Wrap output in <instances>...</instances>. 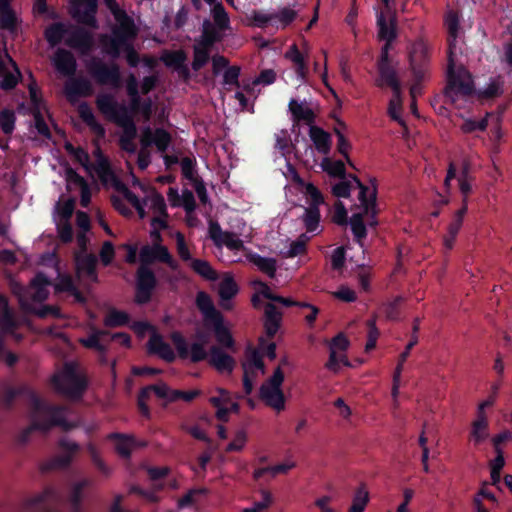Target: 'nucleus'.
I'll return each mask as SVG.
<instances>
[{
    "instance_id": "obj_1",
    "label": "nucleus",
    "mask_w": 512,
    "mask_h": 512,
    "mask_svg": "<svg viewBox=\"0 0 512 512\" xmlns=\"http://www.w3.org/2000/svg\"><path fill=\"white\" fill-rule=\"evenodd\" d=\"M18 397L27 399L32 410L31 424L19 435L21 443H26L34 431L47 433L52 427H60L63 431L68 432L78 426L76 422L66 419L67 408L65 406L44 402L36 391L27 384L6 389L2 395V402L7 409H10Z\"/></svg>"
},
{
    "instance_id": "obj_2",
    "label": "nucleus",
    "mask_w": 512,
    "mask_h": 512,
    "mask_svg": "<svg viewBox=\"0 0 512 512\" xmlns=\"http://www.w3.org/2000/svg\"><path fill=\"white\" fill-rule=\"evenodd\" d=\"M200 342H194L189 349L185 337L178 331H174L170 335V339L175 346L177 354L181 359L190 358L193 363H199L208 358L209 364L218 372H227L231 374L236 366L234 357L226 353L221 347L213 345L209 349V354L205 350V337L203 334H197Z\"/></svg>"
},
{
    "instance_id": "obj_3",
    "label": "nucleus",
    "mask_w": 512,
    "mask_h": 512,
    "mask_svg": "<svg viewBox=\"0 0 512 512\" xmlns=\"http://www.w3.org/2000/svg\"><path fill=\"white\" fill-rule=\"evenodd\" d=\"M458 54L455 53V45L451 44V52L448 55V85L445 96L456 108H463L475 93L474 81L471 74L458 63Z\"/></svg>"
},
{
    "instance_id": "obj_4",
    "label": "nucleus",
    "mask_w": 512,
    "mask_h": 512,
    "mask_svg": "<svg viewBox=\"0 0 512 512\" xmlns=\"http://www.w3.org/2000/svg\"><path fill=\"white\" fill-rule=\"evenodd\" d=\"M105 3L114 15L116 27L113 29V37L108 38L107 36H103L101 38V43L107 54L116 56L118 54V45L116 40L122 36L124 38L135 37L137 34V28L135 27L133 20L118 7L116 0H105Z\"/></svg>"
},
{
    "instance_id": "obj_5",
    "label": "nucleus",
    "mask_w": 512,
    "mask_h": 512,
    "mask_svg": "<svg viewBox=\"0 0 512 512\" xmlns=\"http://www.w3.org/2000/svg\"><path fill=\"white\" fill-rule=\"evenodd\" d=\"M52 384L57 393L71 400L81 399L87 388L86 379L72 365H66L61 375L53 376Z\"/></svg>"
},
{
    "instance_id": "obj_6",
    "label": "nucleus",
    "mask_w": 512,
    "mask_h": 512,
    "mask_svg": "<svg viewBox=\"0 0 512 512\" xmlns=\"http://www.w3.org/2000/svg\"><path fill=\"white\" fill-rule=\"evenodd\" d=\"M284 382V373L278 366L272 376L266 380L259 389V397L265 404L280 412L285 408V396L281 389Z\"/></svg>"
},
{
    "instance_id": "obj_7",
    "label": "nucleus",
    "mask_w": 512,
    "mask_h": 512,
    "mask_svg": "<svg viewBox=\"0 0 512 512\" xmlns=\"http://www.w3.org/2000/svg\"><path fill=\"white\" fill-rule=\"evenodd\" d=\"M220 39V35L212 27L210 21L203 23V33L199 43L194 47V59L192 67L194 70L202 68L209 59V47Z\"/></svg>"
},
{
    "instance_id": "obj_8",
    "label": "nucleus",
    "mask_w": 512,
    "mask_h": 512,
    "mask_svg": "<svg viewBox=\"0 0 512 512\" xmlns=\"http://www.w3.org/2000/svg\"><path fill=\"white\" fill-rule=\"evenodd\" d=\"M156 286L154 272L149 267L140 265L136 272L135 302L140 305L148 303Z\"/></svg>"
},
{
    "instance_id": "obj_9",
    "label": "nucleus",
    "mask_w": 512,
    "mask_h": 512,
    "mask_svg": "<svg viewBox=\"0 0 512 512\" xmlns=\"http://www.w3.org/2000/svg\"><path fill=\"white\" fill-rule=\"evenodd\" d=\"M139 258L141 265L147 267L155 261L167 264L172 270H177L179 267L178 262L172 257L167 247L160 243H155L153 246H143L140 250Z\"/></svg>"
},
{
    "instance_id": "obj_10",
    "label": "nucleus",
    "mask_w": 512,
    "mask_h": 512,
    "mask_svg": "<svg viewBox=\"0 0 512 512\" xmlns=\"http://www.w3.org/2000/svg\"><path fill=\"white\" fill-rule=\"evenodd\" d=\"M58 445L66 453L55 456L48 460L47 462H45L41 466V470L43 472H48L55 469H65L69 467L73 460V455L80 450L79 444H77L76 442H71L66 438L60 439Z\"/></svg>"
},
{
    "instance_id": "obj_11",
    "label": "nucleus",
    "mask_w": 512,
    "mask_h": 512,
    "mask_svg": "<svg viewBox=\"0 0 512 512\" xmlns=\"http://www.w3.org/2000/svg\"><path fill=\"white\" fill-rule=\"evenodd\" d=\"M60 501L58 491L53 487H46L43 492L28 499L25 506L29 510L37 512H57L53 506Z\"/></svg>"
},
{
    "instance_id": "obj_12",
    "label": "nucleus",
    "mask_w": 512,
    "mask_h": 512,
    "mask_svg": "<svg viewBox=\"0 0 512 512\" xmlns=\"http://www.w3.org/2000/svg\"><path fill=\"white\" fill-rule=\"evenodd\" d=\"M288 110L294 122H304L311 126L315 121L318 107L311 101L291 99L288 104Z\"/></svg>"
},
{
    "instance_id": "obj_13",
    "label": "nucleus",
    "mask_w": 512,
    "mask_h": 512,
    "mask_svg": "<svg viewBox=\"0 0 512 512\" xmlns=\"http://www.w3.org/2000/svg\"><path fill=\"white\" fill-rule=\"evenodd\" d=\"M71 14L78 22L96 27L97 0H70Z\"/></svg>"
},
{
    "instance_id": "obj_14",
    "label": "nucleus",
    "mask_w": 512,
    "mask_h": 512,
    "mask_svg": "<svg viewBox=\"0 0 512 512\" xmlns=\"http://www.w3.org/2000/svg\"><path fill=\"white\" fill-rule=\"evenodd\" d=\"M379 78L377 85L380 87L388 86L393 92L401 90L399 80L395 70L390 66L388 59V46L382 48L381 59L378 64Z\"/></svg>"
},
{
    "instance_id": "obj_15",
    "label": "nucleus",
    "mask_w": 512,
    "mask_h": 512,
    "mask_svg": "<svg viewBox=\"0 0 512 512\" xmlns=\"http://www.w3.org/2000/svg\"><path fill=\"white\" fill-rule=\"evenodd\" d=\"M377 27L379 39L386 41L383 47L388 46L389 50L391 43L395 40L397 36L396 17L395 14L391 11V8H386L385 12H380L377 15Z\"/></svg>"
},
{
    "instance_id": "obj_16",
    "label": "nucleus",
    "mask_w": 512,
    "mask_h": 512,
    "mask_svg": "<svg viewBox=\"0 0 512 512\" xmlns=\"http://www.w3.org/2000/svg\"><path fill=\"white\" fill-rule=\"evenodd\" d=\"M409 61L415 76L423 77L428 63V48L422 40L415 42L409 49Z\"/></svg>"
},
{
    "instance_id": "obj_17",
    "label": "nucleus",
    "mask_w": 512,
    "mask_h": 512,
    "mask_svg": "<svg viewBox=\"0 0 512 512\" xmlns=\"http://www.w3.org/2000/svg\"><path fill=\"white\" fill-rule=\"evenodd\" d=\"M92 76L100 83V84H111L113 86H118L120 80L119 69L116 65H112L111 67H107L102 64L100 61L93 60L87 65Z\"/></svg>"
},
{
    "instance_id": "obj_18",
    "label": "nucleus",
    "mask_w": 512,
    "mask_h": 512,
    "mask_svg": "<svg viewBox=\"0 0 512 512\" xmlns=\"http://www.w3.org/2000/svg\"><path fill=\"white\" fill-rule=\"evenodd\" d=\"M171 142L170 134L164 129H151L146 127L142 130L140 136V143L143 148L155 145L156 148L164 152Z\"/></svg>"
},
{
    "instance_id": "obj_19",
    "label": "nucleus",
    "mask_w": 512,
    "mask_h": 512,
    "mask_svg": "<svg viewBox=\"0 0 512 512\" xmlns=\"http://www.w3.org/2000/svg\"><path fill=\"white\" fill-rule=\"evenodd\" d=\"M108 438L115 441V450L124 459L131 457L134 448L147 446L146 441L138 440L133 435L115 432L111 433Z\"/></svg>"
},
{
    "instance_id": "obj_20",
    "label": "nucleus",
    "mask_w": 512,
    "mask_h": 512,
    "mask_svg": "<svg viewBox=\"0 0 512 512\" xmlns=\"http://www.w3.org/2000/svg\"><path fill=\"white\" fill-rule=\"evenodd\" d=\"M97 106L106 117L116 123L119 122L120 118H127L130 116L128 108L118 105L110 95H99L97 98Z\"/></svg>"
},
{
    "instance_id": "obj_21",
    "label": "nucleus",
    "mask_w": 512,
    "mask_h": 512,
    "mask_svg": "<svg viewBox=\"0 0 512 512\" xmlns=\"http://www.w3.org/2000/svg\"><path fill=\"white\" fill-rule=\"evenodd\" d=\"M355 182L359 189L358 199H359L361 207L363 209L361 212V213H363V217L364 216H367L370 218L377 217V215L379 213V209L377 207V191H376V189L374 188L371 191L370 195L368 196L367 193L369 191V188L367 186H365L364 184H362L358 179H355Z\"/></svg>"
},
{
    "instance_id": "obj_22",
    "label": "nucleus",
    "mask_w": 512,
    "mask_h": 512,
    "mask_svg": "<svg viewBox=\"0 0 512 512\" xmlns=\"http://www.w3.org/2000/svg\"><path fill=\"white\" fill-rule=\"evenodd\" d=\"M282 312L274 303H266L264 306L263 326L268 338H273L280 329Z\"/></svg>"
},
{
    "instance_id": "obj_23",
    "label": "nucleus",
    "mask_w": 512,
    "mask_h": 512,
    "mask_svg": "<svg viewBox=\"0 0 512 512\" xmlns=\"http://www.w3.org/2000/svg\"><path fill=\"white\" fill-rule=\"evenodd\" d=\"M148 352L159 356L167 363H173L176 360V354L172 347L163 340L159 334H153L148 341Z\"/></svg>"
},
{
    "instance_id": "obj_24",
    "label": "nucleus",
    "mask_w": 512,
    "mask_h": 512,
    "mask_svg": "<svg viewBox=\"0 0 512 512\" xmlns=\"http://www.w3.org/2000/svg\"><path fill=\"white\" fill-rule=\"evenodd\" d=\"M209 324L213 327L215 339L218 343L217 346L235 351V340L229 328L224 324L223 315L217 319H213V321L209 322L207 325Z\"/></svg>"
},
{
    "instance_id": "obj_25",
    "label": "nucleus",
    "mask_w": 512,
    "mask_h": 512,
    "mask_svg": "<svg viewBox=\"0 0 512 512\" xmlns=\"http://www.w3.org/2000/svg\"><path fill=\"white\" fill-rule=\"evenodd\" d=\"M122 129V135L120 137L121 148L128 152H134L136 150L135 138H136V126L133 122L131 115L127 118H120L117 123Z\"/></svg>"
},
{
    "instance_id": "obj_26",
    "label": "nucleus",
    "mask_w": 512,
    "mask_h": 512,
    "mask_svg": "<svg viewBox=\"0 0 512 512\" xmlns=\"http://www.w3.org/2000/svg\"><path fill=\"white\" fill-rule=\"evenodd\" d=\"M68 46L86 53L92 46V36L80 28H71V32L65 39Z\"/></svg>"
},
{
    "instance_id": "obj_27",
    "label": "nucleus",
    "mask_w": 512,
    "mask_h": 512,
    "mask_svg": "<svg viewBox=\"0 0 512 512\" xmlns=\"http://www.w3.org/2000/svg\"><path fill=\"white\" fill-rule=\"evenodd\" d=\"M87 171L94 172L98 179L104 186H107L114 178L116 174L112 166L111 162H80Z\"/></svg>"
},
{
    "instance_id": "obj_28",
    "label": "nucleus",
    "mask_w": 512,
    "mask_h": 512,
    "mask_svg": "<svg viewBox=\"0 0 512 512\" xmlns=\"http://www.w3.org/2000/svg\"><path fill=\"white\" fill-rule=\"evenodd\" d=\"M53 63L57 71L66 76L73 75L76 70V61L66 50L59 49L53 58Z\"/></svg>"
},
{
    "instance_id": "obj_29",
    "label": "nucleus",
    "mask_w": 512,
    "mask_h": 512,
    "mask_svg": "<svg viewBox=\"0 0 512 512\" xmlns=\"http://www.w3.org/2000/svg\"><path fill=\"white\" fill-rule=\"evenodd\" d=\"M196 305L204 315L206 324L213 321V319H217L220 316H222V314L215 308L209 294L204 291H200L197 293Z\"/></svg>"
},
{
    "instance_id": "obj_30",
    "label": "nucleus",
    "mask_w": 512,
    "mask_h": 512,
    "mask_svg": "<svg viewBox=\"0 0 512 512\" xmlns=\"http://www.w3.org/2000/svg\"><path fill=\"white\" fill-rule=\"evenodd\" d=\"M97 262V257L92 253L76 257L78 271L84 273L93 282H98Z\"/></svg>"
},
{
    "instance_id": "obj_31",
    "label": "nucleus",
    "mask_w": 512,
    "mask_h": 512,
    "mask_svg": "<svg viewBox=\"0 0 512 512\" xmlns=\"http://www.w3.org/2000/svg\"><path fill=\"white\" fill-rule=\"evenodd\" d=\"M490 436L489 421L487 417H477L471 425L470 437L474 445L478 446Z\"/></svg>"
},
{
    "instance_id": "obj_32",
    "label": "nucleus",
    "mask_w": 512,
    "mask_h": 512,
    "mask_svg": "<svg viewBox=\"0 0 512 512\" xmlns=\"http://www.w3.org/2000/svg\"><path fill=\"white\" fill-rule=\"evenodd\" d=\"M21 18L12 7L0 10V28L16 33L21 26Z\"/></svg>"
},
{
    "instance_id": "obj_33",
    "label": "nucleus",
    "mask_w": 512,
    "mask_h": 512,
    "mask_svg": "<svg viewBox=\"0 0 512 512\" xmlns=\"http://www.w3.org/2000/svg\"><path fill=\"white\" fill-rule=\"evenodd\" d=\"M285 58L294 64L297 75L301 80H304L306 78L308 68L304 55L299 51L295 44L291 45L286 51Z\"/></svg>"
},
{
    "instance_id": "obj_34",
    "label": "nucleus",
    "mask_w": 512,
    "mask_h": 512,
    "mask_svg": "<svg viewBox=\"0 0 512 512\" xmlns=\"http://www.w3.org/2000/svg\"><path fill=\"white\" fill-rule=\"evenodd\" d=\"M16 323L9 308L8 299L0 294V329L5 333L13 332Z\"/></svg>"
},
{
    "instance_id": "obj_35",
    "label": "nucleus",
    "mask_w": 512,
    "mask_h": 512,
    "mask_svg": "<svg viewBox=\"0 0 512 512\" xmlns=\"http://www.w3.org/2000/svg\"><path fill=\"white\" fill-rule=\"evenodd\" d=\"M445 25L448 30V43H449V52H451V44L455 45V53L458 54L461 52V48L457 47V33L459 30V18L456 12L449 11L445 17ZM450 53H448L449 55Z\"/></svg>"
},
{
    "instance_id": "obj_36",
    "label": "nucleus",
    "mask_w": 512,
    "mask_h": 512,
    "mask_svg": "<svg viewBox=\"0 0 512 512\" xmlns=\"http://www.w3.org/2000/svg\"><path fill=\"white\" fill-rule=\"evenodd\" d=\"M71 28V26H66L62 23H55L46 29L45 37L50 45L55 46L68 37Z\"/></svg>"
},
{
    "instance_id": "obj_37",
    "label": "nucleus",
    "mask_w": 512,
    "mask_h": 512,
    "mask_svg": "<svg viewBox=\"0 0 512 512\" xmlns=\"http://www.w3.org/2000/svg\"><path fill=\"white\" fill-rule=\"evenodd\" d=\"M160 59L169 68L186 71L184 64L187 56L182 50L164 51Z\"/></svg>"
},
{
    "instance_id": "obj_38",
    "label": "nucleus",
    "mask_w": 512,
    "mask_h": 512,
    "mask_svg": "<svg viewBox=\"0 0 512 512\" xmlns=\"http://www.w3.org/2000/svg\"><path fill=\"white\" fill-rule=\"evenodd\" d=\"M348 223L355 242L362 245L363 240L367 237V226L364 222L363 213H353Z\"/></svg>"
},
{
    "instance_id": "obj_39",
    "label": "nucleus",
    "mask_w": 512,
    "mask_h": 512,
    "mask_svg": "<svg viewBox=\"0 0 512 512\" xmlns=\"http://www.w3.org/2000/svg\"><path fill=\"white\" fill-rule=\"evenodd\" d=\"M250 261L257 266V268L266 274L269 278H274L277 271V261L274 258L263 257L259 254H253Z\"/></svg>"
},
{
    "instance_id": "obj_40",
    "label": "nucleus",
    "mask_w": 512,
    "mask_h": 512,
    "mask_svg": "<svg viewBox=\"0 0 512 512\" xmlns=\"http://www.w3.org/2000/svg\"><path fill=\"white\" fill-rule=\"evenodd\" d=\"M309 135L316 149L322 153H327L330 149V136L323 129L310 126Z\"/></svg>"
},
{
    "instance_id": "obj_41",
    "label": "nucleus",
    "mask_w": 512,
    "mask_h": 512,
    "mask_svg": "<svg viewBox=\"0 0 512 512\" xmlns=\"http://www.w3.org/2000/svg\"><path fill=\"white\" fill-rule=\"evenodd\" d=\"M275 149L279 150L282 157H290L293 150L290 134L288 130L282 129L275 133Z\"/></svg>"
},
{
    "instance_id": "obj_42",
    "label": "nucleus",
    "mask_w": 512,
    "mask_h": 512,
    "mask_svg": "<svg viewBox=\"0 0 512 512\" xmlns=\"http://www.w3.org/2000/svg\"><path fill=\"white\" fill-rule=\"evenodd\" d=\"M192 270L206 280L215 281L218 277L216 271L206 260L193 259L190 263Z\"/></svg>"
},
{
    "instance_id": "obj_43",
    "label": "nucleus",
    "mask_w": 512,
    "mask_h": 512,
    "mask_svg": "<svg viewBox=\"0 0 512 512\" xmlns=\"http://www.w3.org/2000/svg\"><path fill=\"white\" fill-rule=\"evenodd\" d=\"M130 317L124 312L115 308L110 309L104 318V325L109 328L122 327L129 324Z\"/></svg>"
},
{
    "instance_id": "obj_44",
    "label": "nucleus",
    "mask_w": 512,
    "mask_h": 512,
    "mask_svg": "<svg viewBox=\"0 0 512 512\" xmlns=\"http://www.w3.org/2000/svg\"><path fill=\"white\" fill-rule=\"evenodd\" d=\"M346 162H320L321 169L330 177L343 179L346 175ZM353 168H356L354 162H348Z\"/></svg>"
},
{
    "instance_id": "obj_45",
    "label": "nucleus",
    "mask_w": 512,
    "mask_h": 512,
    "mask_svg": "<svg viewBox=\"0 0 512 512\" xmlns=\"http://www.w3.org/2000/svg\"><path fill=\"white\" fill-rule=\"evenodd\" d=\"M246 368L249 371L250 368H255L260 370L262 373L265 372V365L262 358V354L258 349L253 348L252 346H248L245 351Z\"/></svg>"
},
{
    "instance_id": "obj_46",
    "label": "nucleus",
    "mask_w": 512,
    "mask_h": 512,
    "mask_svg": "<svg viewBox=\"0 0 512 512\" xmlns=\"http://www.w3.org/2000/svg\"><path fill=\"white\" fill-rule=\"evenodd\" d=\"M134 38L135 37L124 38L122 36L116 40V43L118 45V53H120L121 50L126 52L127 62L129 63L130 66H136L139 62L138 55L130 44V41ZM110 55L113 57L112 54H110ZM118 55L119 54H117L116 57ZM114 58H115V56H114Z\"/></svg>"
},
{
    "instance_id": "obj_47",
    "label": "nucleus",
    "mask_w": 512,
    "mask_h": 512,
    "mask_svg": "<svg viewBox=\"0 0 512 512\" xmlns=\"http://www.w3.org/2000/svg\"><path fill=\"white\" fill-rule=\"evenodd\" d=\"M211 16L219 30H227L230 28L229 16L221 3H215L213 5L211 9Z\"/></svg>"
},
{
    "instance_id": "obj_48",
    "label": "nucleus",
    "mask_w": 512,
    "mask_h": 512,
    "mask_svg": "<svg viewBox=\"0 0 512 512\" xmlns=\"http://www.w3.org/2000/svg\"><path fill=\"white\" fill-rule=\"evenodd\" d=\"M297 12L290 7H283L277 13H273V25L285 28L296 18Z\"/></svg>"
},
{
    "instance_id": "obj_49",
    "label": "nucleus",
    "mask_w": 512,
    "mask_h": 512,
    "mask_svg": "<svg viewBox=\"0 0 512 512\" xmlns=\"http://www.w3.org/2000/svg\"><path fill=\"white\" fill-rule=\"evenodd\" d=\"M302 218L307 232H315L320 223V209L317 207H307L304 209Z\"/></svg>"
},
{
    "instance_id": "obj_50",
    "label": "nucleus",
    "mask_w": 512,
    "mask_h": 512,
    "mask_svg": "<svg viewBox=\"0 0 512 512\" xmlns=\"http://www.w3.org/2000/svg\"><path fill=\"white\" fill-rule=\"evenodd\" d=\"M90 484L88 479H83L81 481L76 482L70 493V503L74 512H80V506L82 502L83 490Z\"/></svg>"
},
{
    "instance_id": "obj_51",
    "label": "nucleus",
    "mask_w": 512,
    "mask_h": 512,
    "mask_svg": "<svg viewBox=\"0 0 512 512\" xmlns=\"http://www.w3.org/2000/svg\"><path fill=\"white\" fill-rule=\"evenodd\" d=\"M208 489L206 488H195L189 490L186 494H184L181 498L178 500V507L179 508H186L190 507L194 504H196L200 497L206 496L208 494Z\"/></svg>"
},
{
    "instance_id": "obj_52",
    "label": "nucleus",
    "mask_w": 512,
    "mask_h": 512,
    "mask_svg": "<svg viewBox=\"0 0 512 512\" xmlns=\"http://www.w3.org/2000/svg\"><path fill=\"white\" fill-rule=\"evenodd\" d=\"M238 293V286L231 277L223 279L219 284L218 294L221 300H231Z\"/></svg>"
},
{
    "instance_id": "obj_53",
    "label": "nucleus",
    "mask_w": 512,
    "mask_h": 512,
    "mask_svg": "<svg viewBox=\"0 0 512 512\" xmlns=\"http://www.w3.org/2000/svg\"><path fill=\"white\" fill-rule=\"evenodd\" d=\"M403 302L404 298L402 296H396L392 301L383 305L384 314L388 320L396 321L400 319V307Z\"/></svg>"
},
{
    "instance_id": "obj_54",
    "label": "nucleus",
    "mask_w": 512,
    "mask_h": 512,
    "mask_svg": "<svg viewBox=\"0 0 512 512\" xmlns=\"http://www.w3.org/2000/svg\"><path fill=\"white\" fill-rule=\"evenodd\" d=\"M368 501V491L363 486L359 487L354 494L349 512H363Z\"/></svg>"
},
{
    "instance_id": "obj_55",
    "label": "nucleus",
    "mask_w": 512,
    "mask_h": 512,
    "mask_svg": "<svg viewBox=\"0 0 512 512\" xmlns=\"http://www.w3.org/2000/svg\"><path fill=\"white\" fill-rule=\"evenodd\" d=\"M355 179V177H353V181L348 180L346 178L340 179L337 183H335L332 186L333 195L339 198H348L350 196L351 189L354 187V185L358 188Z\"/></svg>"
},
{
    "instance_id": "obj_56",
    "label": "nucleus",
    "mask_w": 512,
    "mask_h": 512,
    "mask_svg": "<svg viewBox=\"0 0 512 512\" xmlns=\"http://www.w3.org/2000/svg\"><path fill=\"white\" fill-rule=\"evenodd\" d=\"M462 122L458 124L461 131L464 133H471L475 131L484 130L488 126V119H482L480 121H475L470 118H465L463 115H459Z\"/></svg>"
},
{
    "instance_id": "obj_57",
    "label": "nucleus",
    "mask_w": 512,
    "mask_h": 512,
    "mask_svg": "<svg viewBox=\"0 0 512 512\" xmlns=\"http://www.w3.org/2000/svg\"><path fill=\"white\" fill-rule=\"evenodd\" d=\"M81 118L93 129L99 136L104 135V128L96 121L92 110L85 105L80 106L79 109Z\"/></svg>"
},
{
    "instance_id": "obj_58",
    "label": "nucleus",
    "mask_w": 512,
    "mask_h": 512,
    "mask_svg": "<svg viewBox=\"0 0 512 512\" xmlns=\"http://www.w3.org/2000/svg\"><path fill=\"white\" fill-rule=\"evenodd\" d=\"M401 108V90H398L397 92H393V97L389 102L388 113L394 120L398 121L401 125H404V122L400 117Z\"/></svg>"
},
{
    "instance_id": "obj_59",
    "label": "nucleus",
    "mask_w": 512,
    "mask_h": 512,
    "mask_svg": "<svg viewBox=\"0 0 512 512\" xmlns=\"http://www.w3.org/2000/svg\"><path fill=\"white\" fill-rule=\"evenodd\" d=\"M304 193L309 199V207L319 208L324 203L323 194L314 184L307 183Z\"/></svg>"
},
{
    "instance_id": "obj_60",
    "label": "nucleus",
    "mask_w": 512,
    "mask_h": 512,
    "mask_svg": "<svg viewBox=\"0 0 512 512\" xmlns=\"http://www.w3.org/2000/svg\"><path fill=\"white\" fill-rule=\"evenodd\" d=\"M146 200L150 202V208L154 213L163 217H168L165 199L160 193L155 192Z\"/></svg>"
},
{
    "instance_id": "obj_61",
    "label": "nucleus",
    "mask_w": 512,
    "mask_h": 512,
    "mask_svg": "<svg viewBox=\"0 0 512 512\" xmlns=\"http://www.w3.org/2000/svg\"><path fill=\"white\" fill-rule=\"evenodd\" d=\"M223 245L232 251H239L244 248L243 241L234 232L230 231H225L221 239V246Z\"/></svg>"
},
{
    "instance_id": "obj_62",
    "label": "nucleus",
    "mask_w": 512,
    "mask_h": 512,
    "mask_svg": "<svg viewBox=\"0 0 512 512\" xmlns=\"http://www.w3.org/2000/svg\"><path fill=\"white\" fill-rule=\"evenodd\" d=\"M262 500L254 502L252 507L243 509V512H264L272 503V495L267 490H262Z\"/></svg>"
},
{
    "instance_id": "obj_63",
    "label": "nucleus",
    "mask_w": 512,
    "mask_h": 512,
    "mask_svg": "<svg viewBox=\"0 0 512 512\" xmlns=\"http://www.w3.org/2000/svg\"><path fill=\"white\" fill-rule=\"evenodd\" d=\"M332 220L339 226H346L349 222L347 210L341 201H337L334 206Z\"/></svg>"
},
{
    "instance_id": "obj_64",
    "label": "nucleus",
    "mask_w": 512,
    "mask_h": 512,
    "mask_svg": "<svg viewBox=\"0 0 512 512\" xmlns=\"http://www.w3.org/2000/svg\"><path fill=\"white\" fill-rule=\"evenodd\" d=\"M333 297L346 303L354 302L357 299L355 291L345 285H341L337 291L333 292Z\"/></svg>"
}]
</instances>
